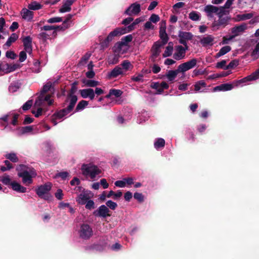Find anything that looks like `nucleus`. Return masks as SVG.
I'll list each match as a JSON object with an SVG mask.
<instances>
[{"mask_svg":"<svg viewBox=\"0 0 259 259\" xmlns=\"http://www.w3.org/2000/svg\"><path fill=\"white\" fill-rule=\"evenodd\" d=\"M77 101V96L72 93H70L66 100V103H69L67 107L55 113L52 116L51 121L54 125H56L67 116L73 110Z\"/></svg>","mask_w":259,"mask_h":259,"instance_id":"obj_1","label":"nucleus"},{"mask_svg":"<svg viewBox=\"0 0 259 259\" xmlns=\"http://www.w3.org/2000/svg\"><path fill=\"white\" fill-rule=\"evenodd\" d=\"M18 176L22 178L23 184L29 185L32 183V178L36 176V173L33 168H28L26 166L20 164L16 168Z\"/></svg>","mask_w":259,"mask_h":259,"instance_id":"obj_2","label":"nucleus"},{"mask_svg":"<svg viewBox=\"0 0 259 259\" xmlns=\"http://www.w3.org/2000/svg\"><path fill=\"white\" fill-rule=\"evenodd\" d=\"M81 170L82 175L87 179L92 181L99 177V175L102 172L100 168L92 163L83 164L81 167Z\"/></svg>","mask_w":259,"mask_h":259,"instance_id":"obj_3","label":"nucleus"},{"mask_svg":"<svg viewBox=\"0 0 259 259\" xmlns=\"http://www.w3.org/2000/svg\"><path fill=\"white\" fill-rule=\"evenodd\" d=\"M46 102L48 105H51L53 104V100L51 99V95H47L44 99V97L41 96L40 97H38L37 99L35 101L34 109L32 110V113L36 117H38L42 114V107L45 106Z\"/></svg>","mask_w":259,"mask_h":259,"instance_id":"obj_4","label":"nucleus"},{"mask_svg":"<svg viewBox=\"0 0 259 259\" xmlns=\"http://www.w3.org/2000/svg\"><path fill=\"white\" fill-rule=\"evenodd\" d=\"M52 186V184L49 182L40 185L36 189V193L40 198L50 201L52 199V196L50 193Z\"/></svg>","mask_w":259,"mask_h":259,"instance_id":"obj_5","label":"nucleus"},{"mask_svg":"<svg viewBox=\"0 0 259 259\" xmlns=\"http://www.w3.org/2000/svg\"><path fill=\"white\" fill-rule=\"evenodd\" d=\"M259 78V69L250 75L241 79L233 81V85L235 87H242L249 84V82L255 80Z\"/></svg>","mask_w":259,"mask_h":259,"instance_id":"obj_6","label":"nucleus"},{"mask_svg":"<svg viewBox=\"0 0 259 259\" xmlns=\"http://www.w3.org/2000/svg\"><path fill=\"white\" fill-rule=\"evenodd\" d=\"M126 33L127 31L126 28H116L115 30L111 31L109 34V35L105 40L104 42L102 43V46L103 47H107L108 46V43L111 41L114 37L121 35Z\"/></svg>","mask_w":259,"mask_h":259,"instance_id":"obj_7","label":"nucleus"},{"mask_svg":"<svg viewBox=\"0 0 259 259\" xmlns=\"http://www.w3.org/2000/svg\"><path fill=\"white\" fill-rule=\"evenodd\" d=\"M188 50V47L181 45L176 46L175 48V52L173 58L176 60H181L185 58L186 51Z\"/></svg>","mask_w":259,"mask_h":259,"instance_id":"obj_8","label":"nucleus"},{"mask_svg":"<svg viewBox=\"0 0 259 259\" xmlns=\"http://www.w3.org/2000/svg\"><path fill=\"white\" fill-rule=\"evenodd\" d=\"M79 236L83 239H88L93 235L92 228L88 224H82L79 230Z\"/></svg>","mask_w":259,"mask_h":259,"instance_id":"obj_9","label":"nucleus"},{"mask_svg":"<svg viewBox=\"0 0 259 259\" xmlns=\"http://www.w3.org/2000/svg\"><path fill=\"white\" fill-rule=\"evenodd\" d=\"M230 20V17L226 16L223 18H220L218 20H215L212 23L211 27L213 30H217L221 27H225L227 26Z\"/></svg>","mask_w":259,"mask_h":259,"instance_id":"obj_10","label":"nucleus"},{"mask_svg":"<svg viewBox=\"0 0 259 259\" xmlns=\"http://www.w3.org/2000/svg\"><path fill=\"white\" fill-rule=\"evenodd\" d=\"M198 61L196 59H192L187 62L181 64L179 66L178 70L181 73H185L187 71L193 68L197 64Z\"/></svg>","mask_w":259,"mask_h":259,"instance_id":"obj_11","label":"nucleus"},{"mask_svg":"<svg viewBox=\"0 0 259 259\" xmlns=\"http://www.w3.org/2000/svg\"><path fill=\"white\" fill-rule=\"evenodd\" d=\"M93 197V194L88 190H83L79 194L76 198L78 203L83 205L87 201Z\"/></svg>","mask_w":259,"mask_h":259,"instance_id":"obj_12","label":"nucleus"},{"mask_svg":"<svg viewBox=\"0 0 259 259\" xmlns=\"http://www.w3.org/2000/svg\"><path fill=\"white\" fill-rule=\"evenodd\" d=\"M192 36L193 35L190 32L180 31L178 34L179 41L180 44L183 45L184 46L188 47L187 41L191 39Z\"/></svg>","mask_w":259,"mask_h":259,"instance_id":"obj_13","label":"nucleus"},{"mask_svg":"<svg viewBox=\"0 0 259 259\" xmlns=\"http://www.w3.org/2000/svg\"><path fill=\"white\" fill-rule=\"evenodd\" d=\"M129 49V46L125 45L121 41L115 44L113 50L114 53L118 55L123 54L126 52Z\"/></svg>","mask_w":259,"mask_h":259,"instance_id":"obj_14","label":"nucleus"},{"mask_svg":"<svg viewBox=\"0 0 259 259\" xmlns=\"http://www.w3.org/2000/svg\"><path fill=\"white\" fill-rule=\"evenodd\" d=\"M162 46L163 45L160 42H156L153 45L151 49V58L153 61H155L157 60V58L159 57L161 53V48Z\"/></svg>","mask_w":259,"mask_h":259,"instance_id":"obj_15","label":"nucleus"},{"mask_svg":"<svg viewBox=\"0 0 259 259\" xmlns=\"http://www.w3.org/2000/svg\"><path fill=\"white\" fill-rule=\"evenodd\" d=\"M247 28V24L245 23L241 24L239 25L235 26L231 29V35L233 38L242 33Z\"/></svg>","mask_w":259,"mask_h":259,"instance_id":"obj_16","label":"nucleus"},{"mask_svg":"<svg viewBox=\"0 0 259 259\" xmlns=\"http://www.w3.org/2000/svg\"><path fill=\"white\" fill-rule=\"evenodd\" d=\"M141 11V6L138 3L132 4L125 11L124 13L127 15H137Z\"/></svg>","mask_w":259,"mask_h":259,"instance_id":"obj_17","label":"nucleus"},{"mask_svg":"<svg viewBox=\"0 0 259 259\" xmlns=\"http://www.w3.org/2000/svg\"><path fill=\"white\" fill-rule=\"evenodd\" d=\"M18 116V114L13 113L6 115L0 118V121L3 120L4 122H7V124L11 122L13 125H16L17 124Z\"/></svg>","mask_w":259,"mask_h":259,"instance_id":"obj_18","label":"nucleus"},{"mask_svg":"<svg viewBox=\"0 0 259 259\" xmlns=\"http://www.w3.org/2000/svg\"><path fill=\"white\" fill-rule=\"evenodd\" d=\"M151 88L157 91V94H160L163 92L164 90L167 89L169 87L168 83L165 81L161 82H154L151 85Z\"/></svg>","mask_w":259,"mask_h":259,"instance_id":"obj_19","label":"nucleus"},{"mask_svg":"<svg viewBox=\"0 0 259 259\" xmlns=\"http://www.w3.org/2000/svg\"><path fill=\"white\" fill-rule=\"evenodd\" d=\"M124 74L123 69L120 66H116L111 71L109 72L107 74V77L108 78H116L120 75Z\"/></svg>","mask_w":259,"mask_h":259,"instance_id":"obj_20","label":"nucleus"},{"mask_svg":"<svg viewBox=\"0 0 259 259\" xmlns=\"http://www.w3.org/2000/svg\"><path fill=\"white\" fill-rule=\"evenodd\" d=\"M79 93L83 98H89L91 100H93L95 98V92L93 89L88 88L80 90Z\"/></svg>","mask_w":259,"mask_h":259,"instance_id":"obj_21","label":"nucleus"},{"mask_svg":"<svg viewBox=\"0 0 259 259\" xmlns=\"http://www.w3.org/2000/svg\"><path fill=\"white\" fill-rule=\"evenodd\" d=\"M214 37L211 35H207L202 37L200 42L204 47L211 46L214 43Z\"/></svg>","mask_w":259,"mask_h":259,"instance_id":"obj_22","label":"nucleus"},{"mask_svg":"<svg viewBox=\"0 0 259 259\" xmlns=\"http://www.w3.org/2000/svg\"><path fill=\"white\" fill-rule=\"evenodd\" d=\"M18 67L19 65L15 64H3L2 73H1V75L12 72L16 70Z\"/></svg>","mask_w":259,"mask_h":259,"instance_id":"obj_23","label":"nucleus"},{"mask_svg":"<svg viewBox=\"0 0 259 259\" xmlns=\"http://www.w3.org/2000/svg\"><path fill=\"white\" fill-rule=\"evenodd\" d=\"M23 42L25 51L28 54H30L32 53V39L28 36L23 39Z\"/></svg>","mask_w":259,"mask_h":259,"instance_id":"obj_24","label":"nucleus"},{"mask_svg":"<svg viewBox=\"0 0 259 259\" xmlns=\"http://www.w3.org/2000/svg\"><path fill=\"white\" fill-rule=\"evenodd\" d=\"M75 0H64V2L62 7L60 9L59 12L65 13L71 11V6Z\"/></svg>","mask_w":259,"mask_h":259,"instance_id":"obj_25","label":"nucleus"},{"mask_svg":"<svg viewBox=\"0 0 259 259\" xmlns=\"http://www.w3.org/2000/svg\"><path fill=\"white\" fill-rule=\"evenodd\" d=\"M21 15L22 18L27 21H31L33 17V13L29 9H23L21 12Z\"/></svg>","mask_w":259,"mask_h":259,"instance_id":"obj_26","label":"nucleus"},{"mask_svg":"<svg viewBox=\"0 0 259 259\" xmlns=\"http://www.w3.org/2000/svg\"><path fill=\"white\" fill-rule=\"evenodd\" d=\"M11 187L14 191L18 193H25L26 192L27 189L16 181H13L11 183Z\"/></svg>","mask_w":259,"mask_h":259,"instance_id":"obj_27","label":"nucleus"},{"mask_svg":"<svg viewBox=\"0 0 259 259\" xmlns=\"http://www.w3.org/2000/svg\"><path fill=\"white\" fill-rule=\"evenodd\" d=\"M109 212V210L108 207L105 205H102L99 207L96 215L103 218H106L107 216H110Z\"/></svg>","mask_w":259,"mask_h":259,"instance_id":"obj_28","label":"nucleus"},{"mask_svg":"<svg viewBox=\"0 0 259 259\" xmlns=\"http://www.w3.org/2000/svg\"><path fill=\"white\" fill-rule=\"evenodd\" d=\"M204 10L208 17L212 18L213 16V14L218 12V8L212 5H207L205 7Z\"/></svg>","mask_w":259,"mask_h":259,"instance_id":"obj_29","label":"nucleus"},{"mask_svg":"<svg viewBox=\"0 0 259 259\" xmlns=\"http://www.w3.org/2000/svg\"><path fill=\"white\" fill-rule=\"evenodd\" d=\"M234 87L233 82L232 84L225 83L215 87L213 90L214 91H227L231 90Z\"/></svg>","mask_w":259,"mask_h":259,"instance_id":"obj_30","label":"nucleus"},{"mask_svg":"<svg viewBox=\"0 0 259 259\" xmlns=\"http://www.w3.org/2000/svg\"><path fill=\"white\" fill-rule=\"evenodd\" d=\"M179 73L181 72L180 71L178 70V68L174 70H169L165 74V77H166L168 81L172 82L176 78Z\"/></svg>","mask_w":259,"mask_h":259,"instance_id":"obj_31","label":"nucleus"},{"mask_svg":"<svg viewBox=\"0 0 259 259\" xmlns=\"http://www.w3.org/2000/svg\"><path fill=\"white\" fill-rule=\"evenodd\" d=\"M206 90V83L203 80L197 82L194 85V90L196 92H204Z\"/></svg>","mask_w":259,"mask_h":259,"instance_id":"obj_32","label":"nucleus"},{"mask_svg":"<svg viewBox=\"0 0 259 259\" xmlns=\"http://www.w3.org/2000/svg\"><path fill=\"white\" fill-rule=\"evenodd\" d=\"M173 52V45L172 42L168 43V46L166 47L165 50L162 54L163 57L166 58L170 56Z\"/></svg>","mask_w":259,"mask_h":259,"instance_id":"obj_33","label":"nucleus"},{"mask_svg":"<svg viewBox=\"0 0 259 259\" xmlns=\"http://www.w3.org/2000/svg\"><path fill=\"white\" fill-rule=\"evenodd\" d=\"M231 48L229 46H226L225 47H223V48H222L221 49L220 51L216 54L215 58H218L225 55L226 54H227V53L230 52L231 51Z\"/></svg>","mask_w":259,"mask_h":259,"instance_id":"obj_34","label":"nucleus"},{"mask_svg":"<svg viewBox=\"0 0 259 259\" xmlns=\"http://www.w3.org/2000/svg\"><path fill=\"white\" fill-rule=\"evenodd\" d=\"M18 35L16 33H12L8 38L7 41L5 44V46L9 47L13 42H15L18 39Z\"/></svg>","mask_w":259,"mask_h":259,"instance_id":"obj_35","label":"nucleus"},{"mask_svg":"<svg viewBox=\"0 0 259 259\" xmlns=\"http://www.w3.org/2000/svg\"><path fill=\"white\" fill-rule=\"evenodd\" d=\"M154 147L156 149L162 148L165 145V141L162 138H158L155 139L154 143Z\"/></svg>","mask_w":259,"mask_h":259,"instance_id":"obj_36","label":"nucleus"},{"mask_svg":"<svg viewBox=\"0 0 259 259\" xmlns=\"http://www.w3.org/2000/svg\"><path fill=\"white\" fill-rule=\"evenodd\" d=\"M121 68L123 69L124 73L128 70H131L133 68V65L130 61L128 60L123 61L120 64Z\"/></svg>","mask_w":259,"mask_h":259,"instance_id":"obj_37","label":"nucleus"},{"mask_svg":"<svg viewBox=\"0 0 259 259\" xmlns=\"http://www.w3.org/2000/svg\"><path fill=\"white\" fill-rule=\"evenodd\" d=\"M82 82L86 86L89 87H95L99 85V82L95 80L83 79Z\"/></svg>","mask_w":259,"mask_h":259,"instance_id":"obj_38","label":"nucleus"},{"mask_svg":"<svg viewBox=\"0 0 259 259\" xmlns=\"http://www.w3.org/2000/svg\"><path fill=\"white\" fill-rule=\"evenodd\" d=\"M200 14L196 11H192L189 14V18L192 21H199L200 18Z\"/></svg>","mask_w":259,"mask_h":259,"instance_id":"obj_39","label":"nucleus"},{"mask_svg":"<svg viewBox=\"0 0 259 259\" xmlns=\"http://www.w3.org/2000/svg\"><path fill=\"white\" fill-rule=\"evenodd\" d=\"M253 17V14L251 13H247L243 14H239L237 15L238 21H244L251 19Z\"/></svg>","mask_w":259,"mask_h":259,"instance_id":"obj_40","label":"nucleus"},{"mask_svg":"<svg viewBox=\"0 0 259 259\" xmlns=\"http://www.w3.org/2000/svg\"><path fill=\"white\" fill-rule=\"evenodd\" d=\"M52 85V83L51 81L47 82V83L43 87V89L41 91V94L38 97H40V96H42L44 99L47 96H45L44 94L47 93L48 91L50 90Z\"/></svg>","mask_w":259,"mask_h":259,"instance_id":"obj_41","label":"nucleus"},{"mask_svg":"<svg viewBox=\"0 0 259 259\" xmlns=\"http://www.w3.org/2000/svg\"><path fill=\"white\" fill-rule=\"evenodd\" d=\"M41 7L42 6L35 1L31 3L28 6V9L31 10H38L40 9Z\"/></svg>","mask_w":259,"mask_h":259,"instance_id":"obj_42","label":"nucleus"},{"mask_svg":"<svg viewBox=\"0 0 259 259\" xmlns=\"http://www.w3.org/2000/svg\"><path fill=\"white\" fill-rule=\"evenodd\" d=\"M89 104L88 101L85 100H82L78 103L77 104L76 108L75 109L76 111H80L82 110L85 107H87Z\"/></svg>","mask_w":259,"mask_h":259,"instance_id":"obj_43","label":"nucleus"},{"mask_svg":"<svg viewBox=\"0 0 259 259\" xmlns=\"http://www.w3.org/2000/svg\"><path fill=\"white\" fill-rule=\"evenodd\" d=\"M6 157L13 162H16L18 161V158L14 153H10L6 154Z\"/></svg>","mask_w":259,"mask_h":259,"instance_id":"obj_44","label":"nucleus"},{"mask_svg":"<svg viewBox=\"0 0 259 259\" xmlns=\"http://www.w3.org/2000/svg\"><path fill=\"white\" fill-rule=\"evenodd\" d=\"M226 8H224V7H222L220 8H218V11L216 12L215 14L218 15L219 18L224 17V15L226 14V13H229V11H226Z\"/></svg>","mask_w":259,"mask_h":259,"instance_id":"obj_45","label":"nucleus"},{"mask_svg":"<svg viewBox=\"0 0 259 259\" xmlns=\"http://www.w3.org/2000/svg\"><path fill=\"white\" fill-rule=\"evenodd\" d=\"M0 181L6 185H10L11 186V183L12 182H11L9 176L7 175H5L3 177H2L0 179Z\"/></svg>","mask_w":259,"mask_h":259,"instance_id":"obj_46","label":"nucleus"},{"mask_svg":"<svg viewBox=\"0 0 259 259\" xmlns=\"http://www.w3.org/2000/svg\"><path fill=\"white\" fill-rule=\"evenodd\" d=\"M20 88V84L18 82H14L11 84L9 88V91L12 93L16 92Z\"/></svg>","mask_w":259,"mask_h":259,"instance_id":"obj_47","label":"nucleus"},{"mask_svg":"<svg viewBox=\"0 0 259 259\" xmlns=\"http://www.w3.org/2000/svg\"><path fill=\"white\" fill-rule=\"evenodd\" d=\"M143 75L142 73H138L132 77V80L136 82H142L143 81Z\"/></svg>","mask_w":259,"mask_h":259,"instance_id":"obj_48","label":"nucleus"},{"mask_svg":"<svg viewBox=\"0 0 259 259\" xmlns=\"http://www.w3.org/2000/svg\"><path fill=\"white\" fill-rule=\"evenodd\" d=\"M160 38L162 39L163 44V45L167 42L168 40L167 35L165 32V30L160 29Z\"/></svg>","mask_w":259,"mask_h":259,"instance_id":"obj_49","label":"nucleus"},{"mask_svg":"<svg viewBox=\"0 0 259 259\" xmlns=\"http://www.w3.org/2000/svg\"><path fill=\"white\" fill-rule=\"evenodd\" d=\"M39 64L40 63L38 61H35L34 62L33 67L32 68V70L33 72L38 73L40 71Z\"/></svg>","mask_w":259,"mask_h":259,"instance_id":"obj_50","label":"nucleus"},{"mask_svg":"<svg viewBox=\"0 0 259 259\" xmlns=\"http://www.w3.org/2000/svg\"><path fill=\"white\" fill-rule=\"evenodd\" d=\"M133 37L132 35L130 34L123 37L121 41L124 44H125L126 45H128V43L132 40Z\"/></svg>","mask_w":259,"mask_h":259,"instance_id":"obj_51","label":"nucleus"},{"mask_svg":"<svg viewBox=\"0 0 259 259\" xmlns=\"http://www.w3.org/2000/svg\"><path fill=\"white\" fill-rule=\"evenodd\" d=\"M85 204V208L88 209H92L95 207V203L93 200H91V199L88 200Z\"/></svg>","mask_w":259,"mask_h":259,"instance_id":"obj_52","label":"nucleus"},{"mask_svg":"<svg viewBox=\"0 0 259 259\" xmlns=\"http://www.w3.org/2000/svg\"><path fill=\"white\" fill-rule=\"evenodd\" d=\"M106 204L107 205V207H109L112 210H114L117 206L116 203L112 201V200L107 201Z\"/></svg>","mask_w":259,"mask_h":259,"instance_id":"obj_53","label":"nucleus"},{"mask_svg":"<svg viewBox=\"0 0 259 259\" xmlns=\"http://www.w3.org/2000/svg\"><path fill=\"white\" fill-rule=\"evenodd\" d=\"M32 128L31 126H27L20 128V132L22 134L30 133L32 131Z\"/></svg>","mask_w":259,"mask_h":259,"instance_id":"obj_54","label":"nucleus"},{"mask_svg":"<svg viewBox=\"0 0 259 259\" xmlns=\"http://www.w3.org/2000/svg\"><path fill=\"white\" fill-rule=\"evenodd\" d=\"M56 198L58 200H61L63 198V191L61 189H58L55 193Z\"/></svg>","mask_w":259,"mask_h":259,"instance_id":"obj_55","label":"nucleus"},{"mask_svg":"<svg viewBox=\"0 0 259 259\" xmlns=\"http://www.w3.org/2000/svg\"><path fill=\"white\" fill-rule=\"evenodd\" d=\"M252 56L254 59H257L259 57V46L257 45L252 53Z\"/></svg>","mask_w":259,"mask_h":259,"instance_id":"obj_56","label":"nucleus"},{"mask_svg":"<svg viewBox=\"0 0 259 259\" xmlns=\"http://www.w3.org/2000/svg\"><path fill=\"white\" fill-rule=\"evenodd\" d=\"M122 94V92L119 90H110V95H113L116 97H120Z\"/></svg>","mask_w":259,"mask_h":259,"instance_id":"obj_57","label":"nucleus"},{"mask_svg":"<svg viewBox=\"0 0 259 259\" xmlns=\"http://www.w3.org/2000/svg\"><path fill=\"white\" fill-rule=\"evenodd\" d=\"M238 62L236 60L232 61L230 63L225 67V69H228L230 68H233L238 65Z\"/></svg>","mask_w":259,"mask_h":259,"instance_id":"obj_58","label":"nucleus"},{"mask_svg":"<svg viewBox=\"0 0 259 259\" xmlns=\"http://www.w3.org/2000/svg\"><path fill=\"white\" fill-rule=\"evenodd\" d=\"M61 21H62V19L61 17H53L47 20V22L49 23H54Z\"/></svg>","mask_w":259,"mask_h":259,"instance_id":"obj_59","label":"nucleus"},{"mask_svg":"<svg viewBox=\"0 0 259 259\" xmlns=\"http://www.w3.org/2000/svg\"><path fill=\"white\" fill-rule=\"evenodd\" d=\"M32 105V101L28 100L22 106V109L23 110H28Z\"/></svg>","mask_w":259,"mask_h":259,"instance_id":"obj_60","label":"nucleus"},{"mask_svg":"<svg viewBox=\"0 0 259 259\" xmlns=\"http://www.w3.org/2000/svg\"><path fill=\"white\" fill-rule=\"evenodd\" d=\"M134 197L136 199L138 200L139 202H142L144 200L143 195H142V193H138V192L135 193L134 195Z\"/></svg>","mask_w":259,"mask_h":259,"instance_id":"obj_61","label":"nucleus"},{"mask_svg":"<svg viewBox=\"0 0 259 259\" xmlns=\"http://www.w3.org/2000/svg\"><path fill=\"white\" fill-rule=\"evenodd\" d=\"M116 187H119V188H123L125 186V182L124 180H119L117 181L114 183Z\"/></svg>","mask_w":259,"mask_h":259,"instance_id":"obj_62","label":"nucleus"},{"mask_svg":"<svg viewBox=\"0 0 259 259\" xmlns=\"http://www.w3.org/2000/svg\"><path fill=\"white\" fill-rule=\"evenodd\" d=\"M227 61L225 60H222L221 61L218 62L216 64V67L217 68H225Z\"/></svg>","mask_w":259,"mask_h":259,"instance_id":"obj_63","label":"nucleus"},{"mask_svg":"<svg viewBox=\"0 0 259 259\" xmlns=\"http://www.w3.org/2000/svg\"><path fill=\"white\" fill-rule=\"evenodd\" d=\"M150 21L153 23H156L159 21V17L157 15L152 14L150 17Z\"/></svg>","mask_w":259,"mask_h":259,"instance_id":"obj_64","label":"nucleus"}]
</instances>
